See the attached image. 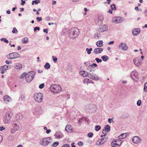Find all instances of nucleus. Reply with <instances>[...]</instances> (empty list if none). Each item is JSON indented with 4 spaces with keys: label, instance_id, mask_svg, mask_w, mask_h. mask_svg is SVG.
Instances as JSON below:
<instances>
[{
    "label": "nucleus",
    "instance_id": "f257e3e1",
    "mask_svg": "<svg viewBox=\"0 0 147 147\" xmlns=\"http://www.w3.org/2000/svg\"><path fill=\"white\" fill-rule=\"evenodd\" d=\"M79 34V29L76 27L71 28L68 32L69 36L71 38H75L77 37Z\"/></svg>",
    "mask_w": 147,
    "mask_h": 147
},
{
    "label": "nucleus",
    "instance_id": "f03ea898",
    "mask_svg": "<svg viewBox=\"0 0 147 147\" xmlns=\"http://www.w3.org/2000/svg\"><path fill=\"white\" fill-rule=\"evenodd\" d=\"M51 91L55 93L60 92L61 90V88L60 86L57 84H53L50 88Z\"/></svg>",
    "mask_w": 147,
    "mask_h": 147
},
{
    "label": "nucleus",
    "instance_id": "7ed1b4c3",
    "mask_svg": "<svg viewBox=\"0 0 147 147\" xmlns=\"http://www.w3.org/2000/svg\"><path fill=\"white\" fill-rule=\"evenodd\" d=\"M52 139L50 137L42 138L40 141V143L42 146H45L51 143Z\"/></svg>",
    "mask_w": 147,
    "mask_h": 147
},
{
    "label": "nucleus",
    "instance_id": "20e7f679",
    "mask_svg": "<svg viewBox=\"0 0 147 147\" xmlns=\"http://www.w3.org/2000/svg\"><path fill=\"white\" fill-rule=\"evenodd\" d=\"M35 75V72L33 71L28 72L27 74L26 77V81L27 82H31L33 79Z\"/></svg>",
    "mask_w": 147,
    "mask_h": 147
},
{
    "label": "nucleus",
    "instance_id": "39448f33",
    "mask_svg": "<svg viewBox=\"0 0 147 147\" xmlns=\"http://www.w3.org/2000/svg\"><path fill=\"white\" fill-rule=\"evenodd\" d=\"M20 57V55L16 52L10 53L7 55V59H15Z\"/></svg>",
    "mask_w": 147,
    "mask_h": 147
},
{
    "label": "nucleus",
    "instance_id": "423d86ee",
    "mask_svg": "<svg viewBox=\"0 0 147 147\" xmlns=\"http://www.w3.org/2000/svg\"><path fill=\"white\" fill-rule=\"evenodd\" d=\"M11 114L9 112L6 113L5 115L4 119V122L6 124H9L10 121L11 117Z\"/></svg>",
    "mask_w": 147,
    "mask_h": 147
},
{
    "label": "nucleus",
    "instance_id": "0eeeda50",
    "mask_svg": "<svg viewBox=\"0 0 147 147\" xmlns=\"http://www.w3.org/2000/svg\"><path fill=\"white\" fill-rule=\"evenodd\" d=\"M103 20V17L101 14L98 15L95 20V22L96 24L98 25L101 24L102 23V21Z\"/></svg>",
    "mask_w": 147,
    "mask_h": 147
},
{
    "label": "nucleus",
    "instance_id": "6e6552de",
    "mask_svg": "<svg viewBox=\"0 0 147 147\" xmlns=\"http://www.w3.org/2000/svg\"><path fill=\"white\" fill-rule=\"evenodd\" d=\"M86 108L88 109L91 110L92 112H95L97 110V108L96 105L94 104L88 105L86 107Z\"/></svg>",
    "mask_w": 147,
    "mask_h": 147
},
{
    "label": "nucleus",
    "instance_id": "1a4fd4ad",
    "mask_svg": "<svg viewBox=\"0 0 147 147\" xmlns=\"http://www.w3.org/2000/svg\"><path fill=\"white\" fill-rule=\"evenodd\" d=\"M12 126L15 128L16 130H19L21 127V124L18 121L14 122L12 123Z\"/></svg>",
    "mask_w": 147,
    "mask_h": 147
},
{
    "label": "nucleus",
    "instance_id": "9d476101",
    "mask_svg": "<svg viewBox=\"0 0 147 147\" xmlns=\"http://www.w3.org/2000/svg\"><path fill=\"white\" fill-rule=\"evenodd\" d=\"M118 48L119 49H121L124 51H125L127 49L128 46L125 43H121L119 46Z\"/></svg>",
    "mask_w": 147,
    "mask_h": 147
},
{
    "label": "nucleus",
    "instance_id": "9b49d317",
    "mask_svg": "<svg viewBox=\"0 0 147 147\" xmlns=\"http://www.w3.org/2000/svg\"><path fill=\"white\" fill-rule=\"evenodd\" d=\"M108 138L107 137H104L103 138H101L97 142V143H98V145H101L103 144L105 142L108 140Z\"/></svg>",
    "mask_w": 147,
    "mask_h": 147
},
{
    "label": "nucleus",
    "instance_id": "f8f14e48",
    "mask_svg": "<svg viewBox=\"0 0 147 147\" xmlns=\"http://www.w3.org/2000/svg\"><path fill=\"white\" fill-rule=\"evenodd\" d=\"M133 142L136 144H138L141 142V140L140 138L137 136H135L132 138V139Z\"/></svg>",
    "mask_w": 147,
    "mask_h": 147
},
{
    "label": "nucleus",
    "instance_id": "ddd939ff",
    "mask_svg": "<svg viewBox=\"0 0 147 147\" xmlns=\"http://www.w3.org/2000/svg\"><path fill=\"white\" fill-rule=\"evenodd\" d=\"M107 29V26L106 25H104L101 27L99 28L98 29V31L99 32H102L106 31Z\"/></svg>",
    "mask_w": 147,
    "mask_h": 147
},
{
    "label": "nucleus",
    "instance_id": "4468645a",
    "mask_svg": "<svg viewBox=\"0 0 147 147\" xmlns=\"http://www.w3.org/2000/svg\"><path fill=\"white\" fill-rule=\"evenodd\" d=\"M43 99V94L40 92L37 93V102H42Z\"/></svg>",
    "mask_w": 147,
    "mask_h": 147
},
{
    "label": "nucleus",
    "instance_id": "2eb2a0df",
    "mask_svg": "<svg viewBox=\"0 0 147 147\" xmlns=\"http://www.w3.org/2000/svg\"><path fill=\"white\" fill-rule=\"evenodd\" d=\"M106 127L103 130L102 133L104 134H107L106 133L108 132L110 130V126L109 125H106Z\"/></svg>",
    "mask_w": 147,
    "mask_h": 147
},
{
    "label": "nucleus",
    "instance_id": "dca6fc26",
    "mask_svg": "<svg viewBox=\"0 0 147 147\" xmlns=\"http://www.w3.org/2000/svg\"><path fill=\"white\" fill-rule=\"evenodd\" d=\"M87 77L91 79L95 80H99V78L98 76H94L89 73V74H88V75L87 76Z\"/></svg>",
    "mask_w": 147,
    "mask_h": 147
},
{
    "label": "nucleus",
    "instance_id": "f3484780",
    "mask_svg": "<svg viewBox=\"0 0 147 147\" xmlns=\"http://www.w3.org/2000/svg\"><path fill=\"white\" fill-rule=\"evenodd\" d=\"M139 58L138 57L136 58L133 60L134 63L136 66H139L141 64V62Z\"/></svg>",
    "mask_w": 147,
    "mask_h": 147
},
{
    "label": "nucleus",
    "instance_id": "a211bd4d",
    "mask_svg": "<svg viewBox=\"0 0 147 147\" xmlns=\"http://www.w3.org/2000/svg\"><path fill=\"white\" fill-rule=\"evenodd\" d=\"M140 32V30L139 28L133 29L132 30L133 34L134 36H136L139 34Z\"/></svg>",
    "mask_w": 147,
    "mask_h": 147
},
{
    "label": "nucleus",
    "instance_id": "6ab92c4d",
    "mask_svg": "<svg viewBox=\"0 0 147 147\" xmlns=\"http://www.w3.org/2000/svg\"><path fill=\"white\" fill-rule=\"evenodd\" d=\"M79 73L81 75L84 77H87L89 74V73H88L87 71L83 70L80 71Z\"/></svg>",
    "mask_w": 147,
    "mask_h": 147
},
{
    "label": "nucleus",
    "instance_id": "aec40b11",
    "mask_svg": "<svg viewBox=\"0 0 147 147\" xmlns=\"http://www.w3.org/2000/svg\"><path fill=\"white\" fill-rule=\"evenodd\" d=\"M103 49L101 48H96L94 50L95 54H98L101 53L103 51Z\"/></svg>",
    "mask_w": 147,
    "mask_h": 147
},
{
    "label": "nucleus",
    "instance_id": "412c9836",
    "mask_svg": "<svg viewBox=\"0 0 147 147\" xmlns=\"http://www.w3.org/2000/svg\"><path fill=\"white\" fill-rule=\"evenodd\" d=\"M14 67L17 69H20L22 68V66L21 64L20 63H17L15 64Z\"/></svg>",
    "mask_w": 147,
    "mask_h": 147
},
{
    "label": "nucleus",
    "instance_id": "4be33fe9",
    "mask_svg": "<svg viewBox=\"0 0 147 147\" xmlns=\"http://www.w3.org/2000/svg\"><path fill=\"white\" fill-rule=\"evenodd\" d=\"M87 69L88 71L90 72H94L95 69L94 67L92 65H89L87 67Z\"/></svg>",
    "mask_w": 147,
    "mask_h": 147
},
{
    "label": "nucleus",
    "instance_id": "5701e85b",
    "mask_svg": "<svg viewBox=\"0 0 147 147\" xmlns=\"http://www.w3.org/2000/svg\"><path fill=\"white\" fill-rule=\"evenodd\" d=\"M23 117V115L20 113H18L16 116V119L18 120H20L22 119Z\"/></svg>",
    "mask_w": 147,
    "mask_h": 147
},
{
    "label": "nucleus",
    "instance_id": "b1692460",
    "mask_svg": "<svg viewBox=\"0 0 147 147\" xmlns=\"http://www.w3.org/2000/svg\"><path fill=\"white\" fill-rule=\"evenodd\" d=\"M65 130L68 132H71L72 128L71 125H67L65 128Z\"/></svg>",
    "mask_w": 147,
    "mask_h": 147
},
{
    "label": "nucleus",
    "instance_id": "393cba45",
    "mask_svg": "<svg viewBox=\"0 0 147 147\" xmlns=\"http://www.w3.org/2000/svg\"><path fill=\"white\" fill-rule=\"evenodd\" d=\"M4 100L5 103H7L11 100V98L8 95H5L4 97Z\"/></svg>",
    "mask_w": 147,
    "mask_h": 147
},
{
    "label": "nucleus",
    "instance_id": "a878e982",
    "mask_svg": "<svg viewBox=\"0 0 147 147\" xmlns=\"http://www.w3.org/2000/svg\"><path fill=\"white\" fill-rule=\"evenodd\" d=\"M9 66L7 65H5L0 67V71H5L8 69Z\"/></svg>",
    "mask_w": 147,
    "mask_h": 147
},
{
    "label": "nucleus",
    "instance_id": "bb28decb",
    "mask_svg": "<svg viewBox=\"0 0 147 147\" xmlns=\"http://www.w3.org/2000/svg\"><path fill=\"white\" fill-rule=\"evenodd\" d=\"M136 71H132L131 74V78L134 81L137 82V80H136V79L134 78V76L136 75Z\"/></svg>",
    "mask_w": 147,
    "mask_h": 147
},
{
    "label": "nucleus",
    "instance_id": "cd10ccee",
    "mask_svg": "<svg viewBox=\"0 0 147 147\" xmlns=\"http://www.w3.org/2000/svg\"><path fill=\"white\" fill-rule=\"evenodd\" d=\"M96 44L98 47H102L103 46V41L102 40L98 41L96 42Z\"/></svg>",
    "mask_w": 147,
    "mask_h": 147
},
{
    "label": "nucleus",
    "instance_id": "c85d7f7f",
    "mask_svg": "<svg viewBox=\"0 0 147 147\" xmlns=\"http://www.w3.org/2000/svg\"><path fill=\"white\" fill-rule=\"evenodd\" d=\"M127 136L126 133H123L121 134L120 136L118 137V138L119 140L123 139L125 138Z\"/></svg>",
    "mask_w": 147,
    "mask_h": 147
},
{
    "label": "nucleus",
    "instance_id": "c756f323",
    "mask_svg": "<svg viewBox=\"0 0 147 147\" xmlns=\"http://www.w3.org/2000/svg\"><path fill=\"white\" fill-rule=\"evenodd\" d=\"M28 38L27 37H25L22 39V41L24 44H26L28 42Z\"/></svg>",
    "mask_w": 147,
    "mask_h": 147
},
{
    "label": "nucleus",
    "instance_id": "7c9ffc66",
    "mask_svg": "<svg viewBox=\"0 0 147 147\" xmlns=\"http://www.w3.org/2000/svg\"><path fill=\"white\" fill-rule=\"evenodd\" d=\"M101 58L104 61H106L109 59L108 57L106 55L102 56Z\"/></svg>",
    "mask_w": 147,
    "mask_h": 147
},
{
    "label": "nucleus",
    "instance_id": "2f4dec72",
    "mask_svg": "<svg viewBox=\"0 0 147 147\" xmlns=\"http://www.w3.org/2000/svg\"><path fill=\"white\" fill-rule=\"evenodd\" d=\"M44 67L46 69H48L50 68V65L49 63H47L44 65Z\"/></svg>",
    "mask_w": 147,
    "mask_h": 147
},
{
    "label": "nucleus",
    "instance_id": "473e14b6",
    "mask_svg": "<svg viewBox=\"0 0 147 147\" xmlns=\"http://www.w3.org/2000/svg\"><path fill=\"white\" fill-rule=\"evenodd\" d=\"M121 18L120 17H118L117 18V19H116L115 21V22L116 23H119L122 22V20H120Z\"/></svg>",
    "mask_w": 147,
    "mask_h": 147
},
{
    "label": "nucleus",
    "instance_id": "72a5a7b5",
    "mask_svg": "<svg viewBox=\"0 0 147 147\" xmlns=\"http://www.w3.org/2000/svg\"><path fill=\"white\" fill-rule=\"evenodd\" d=\"M130 116L128 114L126 113L122 115V117L123 118L126 119L129 117Z\"/></svg>",
    "mask_w": 147,
    "mask_h": 147
},
{
    "label": "nucleus",
    "instance_id": "f704fd0d",
    "mask_svg": "<svg viewBox=\"0 0 147 147\" xmlns=\"http://www.w3.org/2000/svg\"><path fill=\"white\" fill-rule=\"evenodd\" d=\"M110 7L111 8V10H116V7L115 4H111L110 5Z\"/></svg>",
    "mask_w": 147,
    "mask_h": 147
},
{
    "label": "nucleus",
    "instance_id": "c9c22d12",
    "mask_svg": "<svg viewBox=\"0 0 147 147\" xmlns=\"http://www.w3.org/2000/svg\"><path fill=\"white\" fill-rule=\"evenodd\" d=\"M92 50V48H90L89 49L88 48H87L86 49V51L87 52V53L88 54H90L91 53V51Z\"/></svg>",
    "mask_w": 147,
    "mask_h": 147
},
{
    "label": "nucleus",
    "instance_id": "e433bc0d",
    "mask_svg": "<svg viewBox=\"0 0 147 147\" xmlns=\"http://www.w3.org/2000/svg\"><path fill=\"white\" fill-rule=\"evenodd\" d=\"M1 41H4L6 43H8L9 41L5 38H2L1 39Z\"/></svg>",
    "mask_w": 147,
    "mask_h": 147
},
{
    "label": "nucleus",
    "instance_id": "4c0bfd02",
    "mask_svg": "<svg viewBox=\"0 0 147 147\" xmlns=\"http://www.w3.org/2000/svg\"><path fill=\"white\" fill-rule=\"evenodd\" d=\"M144 90L145 92L147 91V82L145 83L144 84Z\"/></svg>",
    "mask_w": 147,
    "mask_h": 147
},
{
    "label": "nucleus",
    "instance_id": "58836bf2",
    "mask_svg": "<svg viewBox=\"0 0 147 147\" xmlns=\"http://www.w3.org/2000/svg\"><path fill=\"white\" fill-rule=\"evenodd\" d=\"M18 130H16V129H15V128L13 127L12 126V127L11 128V132L12 134H14L16 131Z\"/></svg>",
    "mask_w": 147,
    "mask_h": 147
},
{
    "label": "nucleus",
    "instance_id": "ea45409f",
    "mask_svg": "<svg viewBox=\"0 0 147 147\" xmlns=\"http://www.w3.org/2000/svg\"><path fill=\"white\" fill-rule=\"evenodd\" d=\"M59 142H54L52 145V146L53 147H56L59 144Z\"/></svg>",
    "mask_w": 147,
    "mask_h": 147
},
{
    "label": "nucleus",
    "instance_id": "a19ab883",
    "mask_svg": "<svg viewBox=\"0 0 147 147\" xmlns=\"http://www.w3.org/2000/svg\"><path fill=\"white\" fill-rule=\"evenodd\" d=\"M101 129L100 126L99 125H96L95 127V130L96 131H98L100 130Z\"/></svg>",
    "mask_w": 147,
    "mask_h": 147
},
{
    "label": "nucleus",
    "instance_id": "79ce46f5",
    "mask_svg": "<svg viewBox=\"0 0 147 147\" xmlns=\"http://www.w3.org/2000/svg\"><path fill=\"white\" fill-rule=\"evenodd\" d=\"M55 136L57 138H60L61 137L60 136V134L59 132H56L55 134Z\"/></svg>",
    "mask_w": 147,
    "mask_h": 147
},
{
    "label": "nucleus",
    "instance_id": "37998d69",
    "mask_svg": "<svg viewBox=\"0 0 147 147\" xmlns=\"http://www.w3.org/2000/svg\"><path fill=\"white\" fill-rule=\"evenodd\" d=\"M12 32L13 33H15L16 34L18 33V31L15 27H14L13 28V30H12Z\"/></svg>",
    "mask_w": 147,
    "mask_h": 147
},
{
    "label": "nucleus",
    "instance_id": "c03bdc74",
    "mask_svg": "<svg viewBox=\"0 0 147 147\" xmlns=\"http://www.w3.org/2000/svg\"><path fill=\"white\" fill-rule=\"evenodd\" d=\"M26 75L27 74H26L25 73H24L20 76V79H22L25 77L26 76Z\"/></svg>",
    "mask_w": 147,
    "mask_h": 147
},
{
    "label": "nucleus",
    "instance_id": "a18cd8bd",
    "mask_svg": "<svg viewBox=\"0 0 147 147\" xmlns=\"http://www.w3.org/2000/svg\"><path fill=\"white\" fill-rule=\"evenodd\" d=\"M93 135V134L92 133L89 132L88 134V136L89 138H92Z\"/></svg>",
    "mask_w": 147,
    "mask_h": 147
},
{
    "label": "nucleus",
    "instance_id": "49530a36",
    "mask_svg": "<svg viewBox=\"0 0 147 147\" xmlns=\"http://www.w3.org/2000/svg\"><path fill=\"white\" fill-rule=\"evenodd\" d=\"M82 119L83 120H85L86 121V120L87 119L85 117H82L81 119H79L78 121V123L79 124H80L81 123V119Z\"/></svg>",
    "mask_w": 147,
    "mask_h": 147
},
{
    "label": "nucleus",
    "instance_id": "de8ad7c7",
    "mask_svg": "<svg viewBox=\"0 0 147 147\" xmlns=\"http://www.w3.org/2000/svg\"><path fill=\"white\" fill-rule=\"evenodd\" d=\"M20 98L22 100H24L25 99L24 95L23 94H22L21 95Z\"/></svg>",
    "mask_w": 147,
    "mask_h": 147
},
{
    "label": "nucleus",
    "instance_id": "09e8293b",
    "mask_svg": "<svg viewBox=\"0 0 147 147\" xmlns=\"http://www.w3.org/2000/svg\"><path fill=\"white\" fill-rule=\"evenodd\" d=\"M141 100H138L137 102V104L138 106H140L141 105Z\"/></svg>",
    "mask_w": 147,
    "mask_h": 147
},
{
    "label": "nucleus",
    "instance_id": "8fccbe9b",
    "mask_svg": "<svg viewBox=\"0 0 147 147\" xmlns=\"http://www.w3.org/2000/svg\"><path fill=\"white\" fill-rule=\"evenodd\" d=\"M121 140H120L119 139H117V140H113V141H112V142L111 143V144H112V143H113V142H121Z\"/></svg>",
    "mask_w": 147,
    "mask_h": 147
},
{
    "label": "nucleus",
    "instance_id": "3c124183",
    "mask_svg": "<svg viewBox=\"0 0 147 147\" xmlns=\"http://www.w3.org/2000/svg\"><path fill=\"white\" fill-rule=\"evenodd\" d=\"M121 140H120L119 139H117V140H113V141H112V142L111 143V144H112V143H113V142H121Z\"/></svg>",
    "mask_w": 147,
    "mask_h": 147
},
{
    "label": "nucleus",
    "instance_id": "603ef678",
    "mask_svg": "<svg viewBox=\"0 0 147 147\" xmlns=\"http://www.w3.org/2000/svg\"><path fill=\"white\" fill-rule=\"evenodd\" d=\"M95 60L98 63L101 62L102 61V60L101 59H99L98 58H96L95 59Z\"/></svg>",
    "mask_w": 147,
    "mask_h": 147
},
{
    "label": "nucleus",
    "instance_id": "864d4df0",
    "mask_svg": "<svg viewBox=\"0 0 147 147\" xmlns=\"http://www.w3.org/2000/svg\"><path fill=\"white\" fill-rule=\"evenodd\" d=\"M44 86L45 84L44 83H42L39 85V88L40 89H42L44 87Z\"/></svg>",
    "mask_w": 147,
    "mask_h": 147
},
{
    "label": "nucleus",
    "instance_id": "5fc2aeb1",
    "mask_svg": "<svg viewBox=\"0 0 147 147\" xmlns=\"http://www.w3.org/2000/svg\"><path fill=\"white\" fill-rule=\"evenodd\" d=\"M89 79H87V78L84 79V81H83L84 83V84H85V83H86L87 82H88L89 81Z\"/></svg>",
    "mask_w": 147,
    "mask_h": 147
},
{
    "label": "nucleus",
    "instance_id": "6e6d98bb",
    "mask_svg": "<svg viewBox=\"0 0 147 147\" xmlns=\"http://www.w3.org/2000/svg\"><path fill=\"white\" fill-rule=\"evenodd\" d=\"M100 36V33H96L94 35L95 37V36H96L98 38H99Z\"/></svg>",
    "mask_w": 147,
    "mask_h": 147
},
{
    "label": "nucleus",
    "instance_id": "4d7b16f0",
    "mask_svg": "<svg viewBox=\"0 0 147 147\" xmlns=\"http://www.w3.org/2000/svg\"><path fill=\"white\" fill-rule=\"evenodd\" d=\"M119 142V144H117V143H113V144L115 146V145L119 146L122 143V141H121V142Z\"/></svg>",
    "mask_w": 147,
    "mask_h": 147
},
{
    "label": "nucleus",
    "instance_id": "13d9d810",
    "mask_svg": "<svg viewBox=\"0 0 147 147\" xmlns=\"http://www.w3.org/2000/svg\"><path fill=\"white\" fill-rule=\"evenodd\" d=\"M37 94L35 93L34 95V98L36 101H37Z\"/></svg>",
    "mask_w": 147,
    "mask_h": 147
},
{
    "label": "nucleus",
    "instance_id": "bf43d9fd",
    "mask_svg": "<svg viewBox=\"0 0 147 147\" xmlns=\"http://www.w3.org/2000/svg\"><path fill=\"white\" fill-rule=\"evenodd\" d=\"M70 146L68 144H65L63 145L61 147H69Z\"/></svg>",
    "mask_w": 147,
    "mask_h": 147
},
{
    "label": "nucleus",
    "instance_id": "052dcab7",
    "mask_svg": "<svg viewBox=\"0 0 147 147\" xmlns=\"http://www.w3.org/2000/svg\"><path fill=\"white\" fill-rule=\"evenodd\" d=\"M52 57H53V61L55 63H56V61H57V58H56V57L54 58V56H53Z\"/></svg>",
    "mask_w": 147,
    "mask_h": 147
},
{
    "label": "nucleus",
    "instance_id": "680f3d73",
    "mask_svg": "<svg viewBox=\"0 0 147 147\" xmlns=\"http://www.w3.org/2000/svg\"><path fill=\"white\" fill-rule=\"evenodd\" d=\"M35 3V4H37V0H35V1H33L32 2V5H34Z\"/></svg>",
    "mask_w": 147,
    "mask_h": 147
},
{
    "label": "nucleus",
    "instance_id": "e2e57ef3",
    "mask_svg": "<svg viewBox=\"0 0 147 147\" xmlns=\"http://www.w3.org/2000/svg\"><path fill=\"white\" fill-rule=\"evenodd\" d=\"M134 78L136 79V80H137L138 78V76L137 74L136 73V75L134 76Z\"/></svg>",
    "mask_w": 147,
    "mask_h": 147
},
{
    "label": "nucleus",
    "instance_id": "0e129e2a",
    "mask_svg": "<svg viewBox=\"0 0 147 147\" xmlns=\"http://www.w3.org/2000/svg\"><path fill=\"white\" fill-rule=\"evenodd\" d=\"M42 20V18L41 17H37V21L40 22Z\"/></svg>",
    "mask_w": 147,
    "mask_h": 147
},
{
    "label": "nucleus",
    "instance_id": "69168bd1",
    "mask_svg": "<svg viewBox=\"0 0 147 147\" xmlns=\"http://www.w3.org/2000/svg\"><path fill=\"white\" fill-rule=\"evenodd\" d=\"M21 5H23L25 3V1H23V0H21Z\"/></svg>",
    "mask_w": 147,
    "mask_h": 147
},
{
    "label": "nucleus",
    "instance_id": "338daca9",
    "mask_svg": "<svg viewBox=\"0 0 147 147\" xmlns=\"http://www.w3.org/2000/svg\"><path fill=\"white\" fill-rule=\"evenodd\" d=\"M78 144L79 145H81V146H82L83 143L81 141L79 142L78 143Z\"/></svg>",
    "mask_w": 147,
    "mask_h": 147
},
{
    "label": "nucleus",
    "instance_id": "774afa93",
    "mask_svg": "<svg viewBox=\"0 0 147 147\" xmlns=\"http://www.w3.org/2000/svg\"><path fill=\"white\" fill-rule=\"evenodd\" d=\"M113 121V119H110L109 118L108 119V121L109 123H111V121Z\"/></svg>",
    "mask_w": 147,
    "mask_h": 147
}]
</instances>
